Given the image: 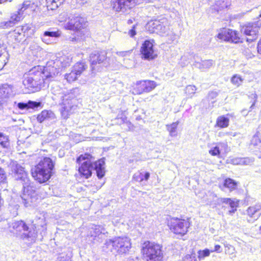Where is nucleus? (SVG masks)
Returning <instances> with one entry per match:
<instances>
[{
    "instance_id": "56",
    "label": "nucleus",
    "mask_w": 261,
    "mask_h": 261,
    "mask_svg": "<svg viewBox=\"0 0 261 261\" xmlns=\"http://www.w3.org/2000/svg\"><path fill=\"white\" fill-rule=\"evenodd\" d=\"M221 247L219 245H216L215 246V248L214 250H212L211 252H221L222 251V250L221 249Z\"/></svg>"
},
{
    "instance_id": "37",
    "label": "nucleus",
    "mask_w": 261,
    "mask_h": 261,
    "mask_svg": "<svg viewBox=\"0 0 261 261\" xmlns=\"http://www.w3.org/2000/svg\"><path fill=\"white\" fill-rule=\"evenodd\" d=\"M93 229V233L91 234V236L96 237L101 233H105V229L101 226H95Z\"/></svg>"
},
{
    "instance_id": "4",
    "label": "nucleus",
    "mask_w": 261,
    "mask_h": 261,
    "mask_svg": "<svg viewBox=\"0 0 261 261\" xmlns=\"http://www.w3.org/2000/svg\"><path fill=\"white\" fill-rule=\"evenodd\" d=\"M90 157L91 158V156L89 154H85L84 156L81 155L77 159L76 161L79 163L81 161L87 159L79 168L80 173L85 178H88L91 175L92 170L94 169L98 178H101L105 174L104 159H101L92 164L91 161L89 160Z\"/></svg>"
},
{
    "instance_id": "41",
    "label": "nucleus",
    "mask_w": 261,
    "mask_h": 261,
    "mask_svg": "<svg viewBox=\"0 0 261 261\" xmlns=\"http://www.w3.org/2000/svg\"><path fill=\"white\" fill-rule=\"evenodd\" d=\"M31 2L30 1H25L23 2L22 5L21 7L18 9L17 13H19V14H22L23 12L29 8L30 6Z\"/></svg>"
},
{
    "instance_id": "64",
    "label": "nucleus",
    "mask_w": 261,
    "mask_h": 261,
    "mask_svg": "<svg viewBox=\"0 0 261 261\" xmlns=\"http://www.w3.org/2000/svg\"><path fill=\"white\" fill-rule=\"evenodd\" d=\"M259 231H260V232L261 233V226H260V227L259 228Z\"/></svg>"
},
{
    "instance_id": "5",
    "label": "nucleus",
    "mask_w": 261,
    "mask_h": 261,
    "mask_svg": "<svg viewBox=\"0 0 261 261\" xmlns=\"http://www.w3.org/2000/svg\"><path fill=\"white\" fill-rule=\"evenodd\" d=\"M54 164L49 158H44L32 170V175L39 183L47 181L51 177Z\"/></svg>"
},
{
    "instance_id": "2",
    "label": "nucleus",
    "mask_w": 261,
    "mask_h": 261,
    "mask_svg": "<svg viewBox=\"0 0 261 261\" xmlns=\"http://www.w3.org/2000/svg\"><path fill=\"white\" fill-rule=\"evenodd\" d=\"M51 93L57 96L62 100V108L61 112L65 118L72 113L76 108V97L80 94V90L77 88L72 89L68 92L61 88L58 86L53 87L51 89Z\"/></svg>"
},
{
    "instance_id": "59",
    "label": "nucleus",
    "mask_w": 261,
    "mask_h": 261,
    "mask_svg": "<svg viewBox=\"0 0 261 261\" xmlns=\"http://www.w3.org/2000/svg\"><path fill=\"white\" fill-rule=\"evenodd\" d=\"M149 176L150 173L148 172H145L144 174V179H145V180H147L149 179Z\"/></svg>"
},
{
    "instance_id": "13",
    "label": "nucleus",
    "mask_w": 261,
    "mask_h": 261,
    "mask_svg": "<svg viewBox=\"0 0 261 261\" xmlns=\"http://www.w3.org/2000/svg\"><path fill=\"white\" fill-rule=\"evenodd\" d=\"M148 25L150 31L161 35L166 33L169 30L168 22L165 18L150 21L148 22Z\"/></svg>"
},
{
    "instance_id": "63",
    "label": "nucleus",
    "mask_w": 261,
    "mask_h": 261,
    "mask_svg": "<svg viewBox=\"0 0 261 261\" xmlns=\"http://www.w3.org/2000/svg\"><path fill=\"white\" fill-rule=\"evenodd\" d=\"M61 16H62V15H60V17H59V19H60V20H60V21H63V20L61 19Z\"/></svg>"
},
{
    "instance_id": "47",
    "label": "nucleus",
    "mask_w": 261,
    "mask_h": 261,
    "mask_svg": "<svg viewBox=\"0 0 261 261\" xmlns=\"http://www.w3.org/2000/svg\"><path fill=\"white\" fill-rule=\"evenodd\" d=\"M21 14H19V13H17V14H13L10 20L14 22V24H15L17 22L19 21L21 18Z\"/></svg>"
},
{
    "instance_id": "49",
    "label": "nucleus",
    "mask_w": 261,
    "mask_h": 261,
    "mask_svg": "<svg viewBox=\"0 0 261 261\" xmlns=\"http://www.w3.org/2000/svg\"><path fill=\"white\" fill-rule=\"evenodd\" d=\"M196 90V88L195 86L189 85L186 87V92L189 94L194 93Z\"/></svg>"
},
{
    "instance_id": "36",
    "label": "nucleus",
    "mask_w": 261,
    "mask_h": 261,
    "mask_svg": "<svg viewBox=\"0 0 261 261\" xmlns=\"http://www.w3.org/2000/svg\"><path fill=\"white\" fill-rule=\"evenodd\" d=\"M0 144L3 147H6L9 144L8 137L2 133H0Z\"/></svg>"
},
{
    "instance_id": "43",
    "label": "nucleus",
    "mask_w": 261,
    "mask_h": 261,
    "mask_svg": "<svg viewBox=\"0 0 261 261\" xmlns=\"http://www.w3.org/2000/svg\"><path fill=\"white\" fill-rule=\"evenodd\" d=\"M14 22L10 19L7 21H2L0 23V27L3 29H7L14 26Z\"/></svg>"
},
{
    "instance_id": "55",
    "label": "nucleus",
    "mask_w": 261,
    "mask_h": 261,
    "mask_svg": "<svg viewBox=\"0 0 261 261\" xmlns=\"http://www.w3.org/2000/svg\"><path fill=\"white\" fill-rule=\"evenodd\" d=\"M130 51H120L117 52V54L118 55L122 57H124L127 56L128 54H130Z\"/></svg>"
},
{
    "instance_id": "58",
    "label": "nucleus",
    "mask_w": 261,
    "mask_h": 261,
    "mask_svg": "<svg viewBox=\"0 0 261 261\" xmlns=\"http://www.w3.org/2000/svg\"><path fill=\"white\" fill-rule=\"evenodd\" d=\"M129 35L132 37H134L136 35V31H135L134 28L129 30Z\"/></svg>"
},
{
    "instance_id": "34",
    "label": "nucleus",
    "mask_w": 261,
    "mask_h": 261,
    "mask_svg": "<svg viewBox=\"0 0 261 261\" xmlns=\"http://www.w3.org/2000/svg\"><path fill=\"white\" fill-rule=\"evenodd\" d=\"M211 252V251H210L208 249H205L203 250H199L198 251V257L199 259H203L205 257L208 256Z\"/></svg>"
},
{
    "instance_id": "27",
    "label": "nucleus",
    "mask_w": 261,
    "mask_h": 261,
    "mask_svg": "<svg viewBox=\"0 0 261 261\" xmlns=\"http://www.w3.org/2000/svg\"><path fill=\"white\" fill-rule=\"evenodd\" d=\"M179 124L178 121H176L175 122H173L170 124H167L166 125V128L168 132L169 133V135L171 137H175L177 135V126Z\"/></svg>"
},
{
    "instance_id": "15",
    "label": "nucleus",
    "mask_w": 261,
    "mask_h": 261,
    "mask_svg": "<svg viewBox=\"0 0 261 261\" xmlns=\"http://www.w3.org/2000/svg\"><path fill=\"white\" fill-rule=\"evenodd\" d=\"M218 38L225 41L233 42L235 43L240 41V38L238 33L228 29H223L217 36Z\"/></svg>"
},
{
    "instance_id": "29",
    "label": "nucleus",
    "mask_w": 261,
    "mask_h": 261,
    "mask_svg": "<svg viewBox=\"0 0 261 261\" xmlns=\"http://www.w3.org/2000/svg\"><path fill=\"white\" fill-rule=\"evenodd\" d=\"M229 119L224 116H221L217 119V125L221 128L226 127L229 125Z\"/></svg>"
},
{
    "instance_id": "9",
    "label": "nucleus",
    "mask_w": 261,
    "mask_h": 261,
    "mask_svg": "<svg viewBox=\"0 0 261 261\" xmlns=\"http://www.w3.org/2000/svg\"><path fill=\"white\" fill-rule=\"evenodd\" d=\"M72 60V58L70 56L63 55L57 57L55 60L49 62L46 68L50 71L49 72H55V76H56L59 72V69L69 66Z\"/></svg>"
},
{
    "instance_id": "38",
    "label": "nucleus",
    "mask_w": 261,
    "mask_h": 261,
    "mask_svg": "<svg viewBox=\"0 0 261 261\" xmlns=\"http://www.w3.org/2000/svg\"><path fill=\"white\" fill-rule=\"evenodd\" d=\"M209 153L213 156H219L220 154V148L217 144L216 146L211 147L208 151Z\"/></svg>"
},
{
    "instance_id": "45",
    "label": "nucleus",
    "mask_w": 261,
    "mask_h": 261,
    "mask_svg": "<svg viewBox=\"0 0 261 261\" xmlns=\"http://www.w3.org/2000/svg\"><path fill=\"white\" fill-rule=\"evenodd\" d=\"M219 148H220V152L224 151L225 152L228 151V145L227 142H219L217 143Z\"/></svg>"
},
{
    "instance_id": "39",
    "label": "nucleus",
    "mask_w": 261,
    "mask_h": 261,
    "mask_svg": "<svg viewBox=\"0 0 261 261\" xmlns=\"http://www.w3.org/2000/svg\"><path fill=\"white\" fill-rule=\"evenodd\" d=\"M7 57L6 55L2 51V49L0 48V70H2L6 64V60Z\"/></svg>"
},
{
    "instance_id": "20",
    "label": "nucleus",
    "mask_w": 261,
    "mask_h": 261,
    "mask_svg": "<svg viewBox=\"0 0 261 261\" xmlns=\"http://www.w3.org/2000/svg\"><path fill=\"white\" fill-rule=\"evenodd\" d=\"M61 35V32L59 30L53 31L51 29H49L48 31H45L41 36L42 41L47 44H50L53 43L51 38H57Z\"/></svg>"
},
{
    "instance_id": "33",
    "label": "nucleus",
    "mask_w": 261,
    "mask_h": 261,
    "mask_svg": "<svg viewBox=\"0 0 261 261\" xmlns=\"http://www.w3.org/2000/svg\"><path fill=\"white\" fill-rule=\"evenodd\" d=\"M243 79L240 75L238 74L234 75L231 79V83L237 87H239L240 85H241L243 82Z\"/></svg>"
},
{
    "instance_id": "14",
    "label": "nucleus",
    "mask_w": 261,
    "mask_h": 261,
    "mask_svg": "<svg viewBox=\"0 0 261 261\" xmlns=\"http://www.w3.org/2000/svg\"><path fill=\"white\" fill-rule=\"evenodd\" d=\"M153 40H145L141 48V53L142 57L147 60H152L156 57V54L153 48Z\"/></svg>"
},
{
    "instance_id": "25",
    "label": "nucleus",
    "mask_w": 261,
    "mask_h": 261,
    "mask_svg": "<svg viewBox=\"0 0 261 261\" xmlns=\"http://www.w3.org/2000/svg\"><path fill=\"white\" fill-rule=\"evenodd\" d=\"M54 115V114L51 111L44 110L38 115L37 119L39 122L41 123L46 120L53 117Z\"/></svg>"
},
{
    "instance_id": "35",
    "label": "nucleus",
    "mask_w": 261,
    "mask_h": 261,
    "mask_svg": "<svg viewBox=\"0 0 261 261\" xmlns=\"http://www.w3.org/2000/svg\"><path fill=\"white\" fill-rule=\"evenodd\" d=\"M7 182V174L5 170L0 167V185Z\"/></svg>"
},
{
    "instance_id": "53",
    "label": "nucleus",
    "mask_w": 261,
    "mask_h": 261,
    "mask_svg": "<svg viewBox=\"0 0 261 261\" xmlns=\"http://www.w3.org/2000/svg\"><path fill=\"white\" fill-rule=\"evenodd\" d=\"M231 199V198H221L219 199V201H220L222 203L229 204Z\"/></svg>"
},
{
    "instance_id": "31",
    "label": "nucleus",
    "mask_w": 261,
    "mask_h": 261,
    "mask_svg": "<svg viewBox=\"0 0 261 261\" xmlns=\"http://www.w3.org/2000/svg\"><path fill=\"white\" fill-rule=\"evenodd\" d=\"M11 37L15 42H20L24 38V34L22 32V29H21V32H19L18 30H15L13 32Z\"/></svg>"
},
{
    "instance_id": "1",
    "label": "nucleus",
    "mask_w": 261,
    "mask_h": 261,
    "mask_svg": "<svg viewBox=\"0 0 261 261\" xmlns=\"http://www.w3.org/2000/svg\"><path fill=\"white\" fill-rule=\"evenodd\" d=\"M12 168L16 179L20 180L23 185V191L20 197L24 205L28 206L30 203H33L37 199L35 188L32 185L24 168L16 162L12 163Z\"/></svg>"
},
{
    "instance_id": "48",
    "label": "nucleus",
    "mask_w": 261,
    "mask_h": 261,
    "mask_svg": "<svg viewBox=\"0 0 261 261\" xmlns=\"http://www.w3.org/2000/svg\"><path fill=\"white\" fill-rule=\"evenodd\" d=\"M38 221L39 222H37V223L34 224L35 228H37V227H38L39 226H41L44 229V226L46 225L44 218H39Z\"/></svg>"
},
{
    "instance_id": "18",
    "label": "nucleus",
    "mask_w": 261,
    "mask_h": 261,
    "mask_svg": "<svg viewBox=\"0 0 261 261\" xmlns=\"http://www.w3.org/2000/svg\"><path fill=\"white\" fill-rule=\"evenodd\" d=\"M246 214L249 218L248 222H253L257 220L261 216V203L249 206L246 210Z\"/></svg>"
},
{
    "instance_id": "46",
    "label": "nucleus",
    "mask_w": 261,
    "mask_h": 261,
    "mask_svg": "<svg viewBox=\"0 0 261 261\" xmlns=\"http://www.w3.org/2000/svg\"><path fill=\"white\" fill-rule=\"evenodd\" d=\"M133 178L135 180L141 182L144 180V173L137 172L134 175Z\"/></svg>"
},
{
    "instance_id": "23",
    "label": "nucleus",
    "mask_w": 261,
    "mask_h": 261,
    "mask_svg": "<svg viewBox=\"0 0 261 261\" xmlns=\"http://www.w3.org/2000/svg\"><path fill=\"white\" fill-rule=\"evenodd\" d=\"M237 182L233 179L228 178L224 180L222 185H220V188L222 190H224V188H227L230 191H233L237 188Z\"/></svg>"
},
{
    "instance_id": "44",
    "label": "nucleus",
    "mask_w": 261,
    "mask_h": 261,
    "mask_svg": "<svg viewBox=\"0 0 261 261\" xmlns=\"http://www.w3.org/2000/svg\"><path fill=\"white\" fill-rule=\"evenodd\" d=\"M229 205L232 208V211H229V213H234L236 211V208L238 206L239 201L231 199Z\"/></svg>"
},
{
    "instance_id": "50",
    "label": "nucleus",
    "mask_w": 261,
    "mask_h": 261,
    "mask_svg": "<svg viewBox=\"0 0 261 261\" xmlns=\"http://www.w3.org/2000/svg\"><path fill=\"white\" fill-rule=\"evenodd\" d=\"M182 261H197L195 256L192 255L187 254L182 259Z\"/></svg>"
},
{
    "instance_id": "16",
    "label": "nucleus",
    "mask_w": 261,
    "mask_h": 261,
    "mask_svg": "<svg viewBox=\"0 0 261 261\" xmlns=\"http://www.w3.org/2000/svg\"><path fill=\"white\" fill-rule=\"evenodd\" d=\"M258 22L248 23L243 26L241 28V32L250 38H247V41L255 40L257 38V35L259 28Z\"/></svg>"
},
{
    "instance_id": "3",
    "label": "nucleus",
    "mask_w": 261,
    "mask_h": 261,
    "mask_svg": "<svg viewBox=\"0 0 261 261\" xmlns=\"http://www.w3.org/2000/svg\"><path fill=\"white\" fill-rule=\"evenodd\" d=\"M45 67L43 71L39 67L31 69L23 76V85L27 89L32 88L31 92L39 91L46 79L55 77V72H49Z\"/></svg>"
},
{
    "instance_id": "10",
    "label": "nucleus",
    "mask_w": 261,
    "mask_h": 261,
    "mask_svg": "<svg viewBox=\"0 0 261 261\" xmlns=\"http://www.w3.org/2000/svg\"><path fill=\"white\" fill-rule=\"evenodd\" d=\"M141 2V0H111V6L116 12L126 13Z\"/></svg>"
},
{
    "instance_id": "51",
    "label": "nucleus",
    "mask_w": 261,
    "mask_h": 261,
    "mask_svg": "<svg viewBox=\"0 0 261 261\" xmlns=\"http://www.w3.org/2000/svg\"><path fill=\"white\" fill-rule=\"evenodd\" d=\"M218 96V93L216 91H211L208 94L209 99H214Z\"/></svg>"
},
{
    "instance_id": "40",
    "label": "nucleus",
    "mask_w": 261,
    "mask_h": 261,
    "mask_svg": "<svg viewBox=\"0 0 261 261\" xmlns=\"http://www.w3.org/2000/svg\"><path fill=\"white\" fill-rule=\"evenodd\" d=\"M78 31L77 32V36L80 37L81 39L83 40L86 37H87L89 33V31L87 30H78Z\"/></svg>"
},
{
    "instance_id": "17",
    "label": "nucleus",
    "mask_w": 261,
    "mask_h": 261,
    "mask_svg": "<svg viewBox=\"0 0 261 261\" xmlns=\"http://www.w3.org/2000/svg\"><path fill=\"white\" fill-rule=\"evenodd\" d=\"M91 66L92 70H96L98 67L97 65L103 64H106V61L107 60L106 54L105 52H97L95 51L91 54L90 56Z\"/></svg>"
},
{
    "instance_id": "19",
    "label": "nucleus",
    "mask_w": 261,
    "mask_h": 261,
    "mask_svg": "<svg viewBox=\"0 0 261 261\" xmlns=\"http://www.w3.org/2000/svg\"><path fill=\"white\" fill-rule=\"evenodd\" d=\"M156 86L155 82L152 81H143L138 82L137 84V94H140L144 92H149Z\"/></svg>"
},
{
    "instance_id": "6",
    "label": "nucleus",
    "mask_w": 261,
    "mask_h": 261,
    "mask_svg": "<svg viewBox=\"0 0 261 261\" xmlns=\"http://www.w3.org/2000/svg\"><path fill=\"white\" fill-rule=\"evenodd\" d=\"M109 249L111 252L115 251L118 254L126 253L131 248L130 240L126 237H115L106 241L103 247Z\"/></svg>"
},
{
    "instance_id": "11",
    "label": "nucleus",
    "mask_w": 261,
    "mask_h": 261,
    "mask_svg": "<svg viewBox=\"0 0 261 261\" xmlns=\"http://www.w3.org/2000/svg\"><path fill=\"white\" fill-rule=\"evenodd\" d=\"M168 226L174 233L182 236L188 231L189 223L184 219L173 218L169 222Z\"/></svg>"
},
{
    "instance_id": "30",
    "label": "nucleus",
    "mask_w": 261,
    "mask_h": 261,
    "mask_svg": "<svg viewBox=\"0 0 261 261\" xmlns=\"http://www.w3.org/2000/svg\"><path fill=\"white\" fill-rule=\"evenodd\" d=\"M79 77L78 73L74 72V70L72 68L70 72L67 73L64 75L65 79H66L69 83H71L76 81L77 80Z\"/></svg>"
},
{
    "instance_id": "32",
    "label": "nucleus",
    "mask_w": 261,
    "mask_h": 261,
    "mask_svg": "<svg viewBox=\"0 0 261 261\" xmlns=\"http://www.w3.org/2000/svg\"><path fill=\"white\" fill-rule=\"evenodd\" d=\"M251 144L254 146L255 152L261 149V141L256 135H254L252 137Z\"/></svg>"
},
{
    "instance_id": "21",
    "label": "nucleus",
    "mask_w": 261,
    "mask_h": 261,
    "mask_svg": "<svg viewBox=\"0 0 261 261\" xmlns=\"http://www.w3.org/2000/svg\"><path fill=\"white\" fill-rule=\"evenodd\" d=\"M215 62L212 60H203L201 62L195 61L193 63V66L201 70L204 71L208 69L214 65Z\"/></svg>"
},
{
    "instance_id": "52",
    "label": "nucleus",
    "mask_w": 261,
    "mask_h": 261,
    "mask_svg": "<svg viewBox=\"0 0 261 261\" xmlns=\"http://www.w3.org/2000/svg\"><path fill=\"white\" fill-rule=\"evenodd\" d=\"M241 158H236L231 159L230 163L233 165H241Z\"/></svg>"
},
{
    "instance_id": "28",
    "label": "nucleus",
    "mask_w": 261,
    "mask_h": 261,
    "mask_svg": "<svg viewBox=\"0 0 261 261\" xmlns=\"http://www.w3.org/2000/svg\"><path fill=\"white\" fill-rule=\"evenodd\" d=\"M64 0H46V6L49 10H55L60 6Z\"/></svg>"
},
{
    "instance_id": "57",
    "label": "nucleus",
    "mask_w": 261,
    "mask_h": 261,
    "mask_svg": "<svg viewBox=\"0 0 261 261\" xmlns=\"http://www.w3.org/2000/svg\"><path fill=\"white\" fill-rule=\"evenodd\" d=\"M257 48L258 53L261 55V39L258 43Z\"/></svg>"
},
{
    "instance_id": "26",
    "label": "nucleus",
    "mask_w": 261,
    "mask_h": 261,
    "mask_svg": "<svg viewBox=\"0 0 261 261\" xmlns=\"http://www.w3.org/2000/svg\"><path fill=\"white\" fill-rule=\"evenodd\" d=\"M76 73H78L79 76L87 68V65L83 62H77L72 67Z\"/></svg>"
},
{
    "instance_id": "62",
    "label": "nucleus",
    "mask_w": 261,
    "mask_h": 261,
    "mask_svg": "<svg viewBox=\"0 0 261 261\" xmlns=\"http://www.w3.org/2000/svg\"><path fill=\"white\" fill-rule=\"evenodd\" d=\"M133 22V21L131 19L128 20V23L130 24Z\"/></svg>"
},
{
    "instance_id": "42",
    "label": "nucleus",
    "mask_w": 261,
    "mask_h": 261,
    "mask_svg": "<svg viewBox=\"0 0 261 261\" xmlns=\"http://www.w3.org/2000/svg\"><path fill=\"white\" fill-rule=\"evenodd\" d=\"M254 159L249 158H241V165H249L253 163Z\"/></svg>"
},
{
    "instance_id": "22",
    "label": "nucleus",
    "mask_w": 261,
    "mask_h": 261,
    "mask_svg": "<svg viewBox=\"0 0 261 261\" xmlns=\"http://www.w3.org/2000/svg\"><path fill=\"white\" fill-rule=\"evenodd\" d=\"M40 105L41 103L40 102L29 100L27 102H19L17 104V107L20 110H29L30 109H34L37 108Z\"/></svg>"
},
{
    "instance_id": "24",
    "label": "nucleus",
    "mask_w": 261,
    "mask_h": 261,
    "mask_svg": "<svg viewBox=\"0 0 261 261\" xmlns=\"http://www.w3.org/2000/svg\"><path fill=\"white\" fill-rule=\"evenodd\" d=\"M230 5V2L229 0H218L216 2L215 6H214V9L217 12H219L227 8Z\"/></svg>"
},
{
    "instance_id": "12",
    "label": "nucleus",
    "mask_w": 261,
    "mask_h": 261,
    "mask_svg": "<svg viewBox=\"0 0 261 261\" xmlns=\"http://www.w3.org/2000/svg\"><path fill=\"white\" fill-rule=\"evenodd\" d=\"M86 25L85 18L77 14H75L69 17V21L65 24L64 28L67 30L74 31L84 29Z\"/></svg>"
},
{
    "instance_id": "60",
    "label": "nucleus",
    "mask_w": 261,
    "mask_h": 261,
    "mask_svg": "<svg viewBox=\"0 0 261 261\" xmlns=\"http://www.w3.org/2000/svg\"><path fill=\"white\" fill-rule=\"evenodd\" d=\"M87 3H88V2H87V1H84V0H83V1H82L81 2V3H80V4L81 5H86V4H87Z\"/></svg>"
},
{
    "instance_id": "7",
    "label": "nucleus",
    "mask_w": 261,
    "mask_h": 261,
    "mask_svg": "<svg viewBox=\"0 0 261 261\" xmlns=\"http://www.w3.org/2000/svg\"><path fill=\"white\" fill-rule=\"evenodd\" d=\"M142 252L147 258V261H163L162 246L159 244L145 242L143 245Z\"/></svg>"
},
{
    "instance_id": "61",
    "label": "nucleus",
    "mask_w": 261,
    "mask_h": 261,
    "mask_svg": "<svg viewBox=\"0 0 261 261\" xmlns=\"http://www.w3.org/2000/svg\"><path fill=\"white\" fill-rule=\"evenodd\" d=\"M13 0H0V4H2V3H4L5 2H12Z\"/></svg>"
},
{
    "instance_id": "8",
    "label": "nucleus",
    "mask_w": 261,
    "mask_h": 261,
    "mask_svg": "<svg viewBox=\"0 0 261 261\" xmlns=\"http://www.w3.org/2000/svg\"><path fill=\"white\" fill-rule=\"evenodd\" d=\"M13 228V233L23 239H28L31 242L34 241L37 237V231L35 229L32 230L23 221H17L12 222L10 226Z\"/></svg>"
},
{
    "instance_id": "54",
    "label": "nucleus",
    "mask_w": 261,
    "mask_h": 261,
    "mask_svg": "<svg viewBox=\"0 0 261 261\" xmlns=\"http://www.w3.org/2000/svg\"><path fill=\"white\" fill-rule=\"evenodd\" d=\"M63 258H64V254H62L58 257V259L59 261H70L69 256H66L65 260L63 259Z\"/></svg>"
}]
</instances>
